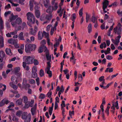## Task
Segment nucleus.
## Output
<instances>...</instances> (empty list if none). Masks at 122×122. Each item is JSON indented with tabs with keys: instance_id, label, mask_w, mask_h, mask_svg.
<instances>
[{
	"instance_id": "obj_1",
	"label": "nucleus",
	"mask_w": 122,
	"mask_h": 122,
	"mask_svg": "<svg viewBox=\"0 0 122 122\" xmlns=\"http://www.w3.org/2000/svg\"><path fill=\"white\" fill-rule=\"evenodd\" d=\"M36 48L35 44H29L26 45L25 46V51L27 53H30L31 51H33Z\"/></svg>"
},
{
	"instance_id": "obj_2",
	"label": "nucleus",
	"mask_w": 122,
	"mask_h": 122,
	"mask_svg": "<svg viewBox=\"0 0 122 122\" xmlns=\"http://www.w3.org/2000/svg\"><path fill=\"white\" fill-rule=\"evenodd\" d=\"M35 57L33 56H25L23 57V61H26L28 64H31L33 63Z\"/></svg>"
},
{
	"instance_id": "obj_3",
	"label": "nucleus",
	"mask_w": 122,
	"mask_h": 122,
	"mask_svg": "<svg viewBox=\"0 0 122 122\" xmlns=\"http://www.w3.org/2000/svg\"><path fill=\"white\" fill-rule=\"evenodd\" d=\"M103 3L102 9L104 13H106L109 10V9L107 8L109 5V1L107 0H104Z\"/></svg>"
},
{
	"instance_id": "obj_4",
	"label": "nucleus",
	"mask_w": 122,
	"mask_h": 122,
	"mask_svg": "<svg viewBox=\"0 0 122 122\" xmlns=\"http://www.w3.org/2000/svg\"><path fill=\"white\" fill-rule=\"evenodd\" d=\"M22 118L24 120L25 122H30L31 119V117L30 114L27 115L23 114L22 116Z\"/></svg>"
},
{
	"instance_id": "obj_5",
	"label": "nucleus",
	"mask_w": 122,
	"mask_h": 122,
	"mask_svg": "<svg viewBox=\"0 0 122 122\" xmlns=\"http://www.w3.org/2000/svg\"><path fill=\"white\" fill-rule=\"evenodd\" d=\"M47 66L45 69V71H46L47 73L49 75V76L51 77L52 76L51 71H50V68L51 67V64L50 62H47Z\"/></svg>"
},
{
	"instance_id": "obj_6",
	"label": "nucleus",
	"mask_w": 122,
	"mask_h": 122,
	"mask_svg": "<svg viewBox=\"0 0 122 122\" xmlns=\"http://www.w3.org/2000/svg\"><path fill=\"white\" fill-rule=\"evenodd\" d=\"M115 107L117 109H118L119 108L118 102L117 101L113 103L112 104V106L111 108V111L112 112L114 113L115 112Z\"/></svg>"
},
{
	"instance_id": "obj_7",
	"label": "nucleus",
	"mask_w": 122,
	"mask_h": 122,
	"mask_svg": "<svg viewBox=\"0 0 122 122\" xmlns=\"http://www.w3.org/2000/svg\"><path fill=\"white\" fill-rule=\"evenodd\" d=\"M121 37L120 35H119L115 38V40L112 39L111 41L114 45H117L120 42V39Z\"/></svg>"
},
{
	"instance_id": "obj_8",
	"label": "nucleus",
	"mask_w": 122,
	"mask_h": 122,
	"mask_svg": "<svg viewBox=\"0 0 122 122\" xmlns=\"http://www.w3.org/2000/svg\"><path fill=\"white\" fill-rule=\"evenodd\" d=\"M44 49V52L45 53L48 51L47 48L45 46H41L38 50V52L39 53L42 52Z\"/></svg>"
},
{
	"instance_id": "obj_9",
	"label": "nucleus",
	"mask_w": 122,
	"mask_h": 122,
	"mask_svg": "<svg viewBox=\"0 0 122 122\" xmlns=\"http://www.w3.org/2000/svg\"><path fill=\"white\" fill-rule=\"evenodd\" d=\"M27 19L30 22H32V19L34 17V15L33 14L30 12L26 14Z\"/></svg>"
},
{
	"instance_id": "obj_10",
	"label": "nucleus",
	"mask_w": 122,
	"mask_h": 122,
	"mask_svg": "<svg viewBox=\"0 0 122 122\" xmlns=\"http://www.w3.org/2000/svg\"><path fill=\"white\" fill-rule=\"evenodd\" d=\"M10 101L7 99L4 98L0 102V107L4 106L5 104H7Z\"/></svg>"
},
{
	"instance_id": "obj_11",
	"label": "nucleus",
	"mask_w": 122,
	"mask_h": 122,
	"mask_svg": "<svg viewBox=\"0 0 122 122\" xmlns=\"http://www.w3.org/2000/svg\"><path fill=\"white\" fill-rule=\"evenodd\" d=\"M117 26L115 28H114L113 30L115 34L117 33L119 35H120L121 34V33L122 31V29L120 27H119L117 29Z\"/></svg>"
},
{
	"instance_id": "obj_12",
	"label": "nucleus",
	"mask_w": 122,
	"mask_h": 122,
	"mask_svg": "<svg viewBox=\"0 0 122 122\" xmlns=\"http://www.w3.org/2000/svg\"><path fill=\"white\" fill-rule=\"evenodd\" d=\"M83 10V8H81L79 10V17L81 18V20L80 21V23L82 24L83 22L84 19L83 17L82 16L83 13L82 11Z\"/></svg>"
},
{
	"instance_id": "obj_13",
	"label": "nucleus",
	"mask_w": 122,
	"mask_h": 122,
	"mask_svg": "<svg viewBox=\"0 0 122 122\" xmlns=\"http://www.w3.org/2000/svg\"><path fill=\"white\" fill-rule=\"evenodd\" d=\"M4 22L2 18L0 19V31L2 33L3 32L2 30L4 29Z\"/></svg>"
},
{
	"instance_id": "obj_14",
	"label": "nucleus",
	"mask_w": 122,
	"mask_h": 122,
	"mask_svg": "<svg viewBox=\"0 0 122 122\" xmlns=\"http://www.w3.org/2000/svg\"><path fill=\"white\" fill-rule=\"evenodd\" d=\"M37 104H35L34 106L32 107L31 110V114L33 115H34L35 113V112L36 109Z\"/></svg>"
},
{
	"instance_id": "obj_15",
	"label": "nucleus",
	"mask_w": 122,
	"mask_h": 122,
	"mask_svg": "<svg viewBox=\"0 0 122 122\" xmlns=\"http://www.w3.org/2000/svg\"><path fill=\"white\" fill-rule=\"evenodd\" d=\"M104 76H102L100 77L98 79L99 81L100 82H102L101 83V84L102 85H104L105 83V80L104 79Z\"/></svg>"
},
{
	"instance_id": "obj_16",
	"label": "nucleus",
	"mask_w": 122,
	"mask_h": 122,
	"mask_svg": "<svg viewBox=\"0 0 122 122\" xmlns=\"http://www.w3.org/2000/svg\"><path fill=\"white\" fill-rule=\"evenodd\" d=\"M45 54L47 60L48 61L50 60L51 59V55H49V51L48 50L46 52Z\"/></svg>"
},
{
	"instance_id": "obj_17",
	"label": "nucleus",
	"mask_w": 122,
	"mask_h": 122,
	"mask_svg": "<svg viewBox=\"0 0 122 122\" xmlns=\"http://www.w3.org/2000/svg\"><path fill=\"white\" fill-rule=\"evenodd\" d=\"M43 37V35H42L41 32L40 31L39 32L38 34V39L39 40H41L42 39Z\"/></svg>"
},
{
	"instance_id": "obj_18",
	"label": "nucleus",
	"mask_w": 122,
	"mask_h": 122,
	"mask_svg": "<svg viewBox=\"0 0 122 122\" xmlns=\"http://www.w3.org/2000/svg\"><path fill=\"white\" fill-rule=\"evenodd\" d=\"M87 29L88 33H91L92 31V25L91 23H90L89 24L87 27Z\"/></svg>"
},
{
	"instance_id": "obj_19",
	"label": "nucleus",
	"mask_w": 122,
	"mask_h": 122,
	"mask_svg": "<svg viewBox=\"0 0 122 122\" xmlns=\"http://www.w3.org/2000/svg\"><path fill=\"white\" fill-rule=\"evenodd\" d=\"M13 41L12 44H13L16 47H18L19 46L17 44V42L18 41L17 40L13 39Z\"/></svg>"
},
{
	"instance_id": "obj_20",
	"label": "nucleus",
	"mask_w": 122,
	"mask_h": 122,
	"mask_svg": "<svg viewBox=\"0 0 122 122\" xmlns=\"http://www.w3.org/2000/svg\"><path fill=\"white\" fill-rule=\"evenodd\" d=\"M91 20L94 23L97 22V19L94 16H92L91 19Z\"/></svg>"
},
{
	"instance_id": "obj_21",
	"label": "nucleus",
	"mask_w": 122,
	"mask_h": 122,
	"mask_svg": "<svg viewBox=\"0 0 122 122\" xmlns=\"http://www.w3.org/2000/svg\"><path fill=\"white\" fill-rule=\"evenodd\" d=\"M52 17V14H49V15H46L45 18L46 20H50L51 19Z\"/></svg>"
},
{
	"instance_id": "obj_22",
	"label": "nucleus",
	"mask_w": 122,
	"mask_h": 122,
	"mask_svg": "<svg viewBox=\"0 0 122 122\" xmlns=\"http://www.w3.org/2000/svg\"><path fill=\"white\" fill-rule=\"evenodd\" d=\"M51 8H52V6H49L46 10V12L49 14H52L53 10L52 9H51Z\"/></svg>"
},
{
	"instance_id": "obj_23",
	"label": "nucleus",
	"mask_w": 122,
	"mask_h": 122,
	"mask_svg": "<svg viewBox=\"0 0 122 122\" xmlns=\"http://www.w3.org/2000/svg\"><path fill=\"white\" fill-rule=\"evenodd\" d=\"M10 86L15 90H16L18 88L17 86L14 84L12 82H10Z\"/></svg>"
},
{
	"instance_id": "obj_24",
	"label": "nucleus",
	"mask_w": 122,
	"mask_h": 122,
	"mask_svg": "<svg viewBox=\"0 0 122 122\" xmlns=\"http://www.w3.org/2000/svg\"><path fill=\"white\" fill-rule=\"evenodd\" d=\"M16 102L17 105H21L22 103V99H19L16 101Z\"/></svg>"
},
{
	"instance_id": "obj_25",
	"label": "nucleus",
	"mask_w": 122,
	"mask_h": 122,
	"mask_svg": "<svg viewBox=\"0 0 122 122\" xmlns=\"http://www.w3.org/2000/svg\"><path fill=\"white\" fill-rule=\"evenodd\" d=\"M17 17V15L14 16L13 15H12L10 17V21L12 22Z\"/></svg>"
},
{
	"instance_id": "obj_26",
	"label": "nucleus",
	"mask_w": 122,
	"mask_h": 122,
	"mask_svg": "<svg viewBox=\"0 0 122 122\" xmlns=\"http://www.w3.org/2000/svg\"><path fill=\"white\" fill-rule=\"evenodd\" d=\"M16 21L18 25L20 24L22 22V20L20 17L18 18L16 20Z\"/></svg>"
},
{
	"instance_id": "obj_27",
	"label": "nucleus",
	"mask_w": 122,
	"mask_h": 122,
	"mask_svg": "<svg viewBox=\"0 0 122 122\" xmlns=\"http://www.w3.org/2000/svg\"><path fill=\"white\" fill-rule=\"evenodd\" d=\"M111 84V83H109L107 84L106 86H103L104 85H102L101 84H100V86L101 88L105 89H106V88H108Z\"/></svg>"
},
{
	"instance_id": "obj_28",
	"label": "nucleus",
	"mask_w": 122,
	"mask_h": 122,
	"mask_svg": "<svg viewBox=\"0 0 122 122\" xmlns=\"http://www.w3.org/2000/svg\"><path fill=\"white\" fill-rule=\"evenodd\" d=\"M35 13L36 16L37 18H39L40 15V13L39 10H35Z\"/></svg>"
},
{
	"instance_id": "obj_29",
	"label": "nucleus",
	"mask_w": 122,
	"mask_h": 122,
	"mask_svg": "<svg viewBox=\"0 0 122 122\" xmlns=\"http://www.w3.org/2000/svg\"><path fill=\"white\" fill-rule=\"evenodd\" d=\"M44 5L47 8L49 3V0H43Z\"/></svg>"
},
{
	"instance_id": "obj_30",
	"label": "nucleus",
	"mask_w": 122,
	"mask_h": 122,
	"mask_svg": "<svg viewBox=\"0 0 122 122\" xmlns=\"http://www.w3.org/2000/svg\"><path fill=\"white\" fill-rule=\"evenodd\" d=\"M18 37L20 40H25L23 36V33L22 32H21L20 33Z\"/></svg>"
},
{
	"instance_id": "obj_31",
	"label": "nucleus",
	"mask_w": 122,
	"mask_h": 122,
	"mask_svg": "<svg viewBox=\"0 0 122 122\" xmlns=\"http://www.w3.org/2000/svg\"><path fill=\"white\" fill-rule=\"evenodd\" d=\"M22 101L24 103L28 102V99L27 96H24L22 98Z\"/></svg>"
},
{
	"instance_id": "obj_32",
	"label": "nucleus",
	"mask_w": 122,
	"mask_h": 122,
	"mask_svg": "<svg viewBox=\"0 0 122 122\" xmlns=\"http://www.w3.org/2000/svg\"><path fill=\"white\" fill-rule=\"evenodd\" d=\"M58 8V3H56L55 4L54 6H52V10H56Z\"/></svg>"
},
{
	"instance_id": "obj_33",
	"label": "nucleus",
	"mask_w": 122,
	"mask_h": 122,
	"mask_svg": "<svg viewBox=\"0 0 122 122\" xmlns=\"http://www.w3.org/2000/svg\"><path fill=\"white\" fill-rule=\"evenodd\" d=\"M5 51L6 54L8 55H11L12 54L11 50L10 48H6L5 50Z\"/></svg>"
},
{
	"instance_id": "obj_34",
	"label": "nucleus",
	"mask_w": 122,
	"mask_h": 122,
	"mask_svg": "<svg viewBox=\"0 0 122 122\" xmlns=\"http://www.w3.org/2000/svg\"><path fill=\"white\" fill-rule=\"evenodd\" d=\"M33 1H30V9L31 11H32L33 10Z\"/></svg>"
},
{
	"instance_id": "obj_35",
	"label": "nucleus",
	"mask_w": 122,
	"mask_h": 122,
	"mask_svg": "<svg viewBox=\"0 0 122 122\" xmlns=\"http://www.w3.org/2000/svg\"><path fill=\"white\" fill-rule=\"evenodd\" d=\"M113 68H107L105 71V72H107L109 71V72H112L113 71Z\"/></svg>"
},
{
	"instance_id": "obj_36",
	"label": "nucleus",
	"mask_w": 122,
	"mask_h": 122,
	"mask_svg": "<svg viewBox=\"0 0 122 122\" xmlns=\"http://www.w3.org/2000/svg\"><path fill=\"white\" fill-rule=\"evenodd\" d=\"M5 56V54L2 51H0V57L2 58H4Z\"/></svg>"
},
{
	"instance_id": "obj_37",
	"label": "nucleus",
	"mask_w": 122,
	"mask_h": 122,
	"mask_svg": "<svg viewBox=\"0 0 122 122\" xmlns=\"http://www.w3.org/2000/svg\"><path fill=\"white\" fill-rule=\"evenodd\" d=\"M37 76V75L36 72H32V78H36Z\"/></svg>"
},
{
	"instance_id": "obj_38",
	"label": "nucleus",
	"mask_w": 122,
	"mask_h": 122,
	"mask_svg": "<svg viewBox=\"0 0 122 122\" xmlns=\"http://www.w3.org/2000/svg\"><path fill=\"white\" fill-rule=\"evenodd\" d=\"M106 45L105 42H104L102 43L100 46V48L102 49L103 47L106 48Z\"/></svg>"
},
{
	"instance_id": "obj_39",
	"label": "nucleus",
	"mask_w": 122,
	"mask_h": 122,
	"mask_svg": "<svg viewBox=\"0 0 122 122\" xmlns=\"http://www.w3.org/2000/svg\"><path fill=\"white\" fill-rule=\"evenodd\" d=\"M86 22H88L89 20L90 15H89L87 13H86Z\"/></svg>"
},
{
	"instance_id": "obj_40",
	"label": "nucleus",
	"mask_w": 122,
	"mask_h": 122,
	"mask_svg": "<svg viewBox=\"0 0 122 122\" xmlns=\"http://www.w3.org/2000/svg\"><path fill=\"white\" fill-rule=\"evenodd\" d=\"M22 113V112L20 111L17 112L16 113V115L19 117H20Z\"/></svg>"
},
{
	"instance_id": "obj_41",
	"label": "nucleus",
	"mask_w": 122,
	"mask_h": 122,
	"mask_svg": "<svg viewBox=\"0 0 122 122\" xmlns=\"http://www.w3.org/2000/svg\"><path fill=\"white\" fill-rule=\"evenodd\" d=\"M63 4V2H61V3H60V4L59 5L60 9L58 10L57 11V13H59L61 11V6Z\"/></svg>"
},
{
	"instance_id": "obj_42",
	"label": "nucleus",
	"mask_w": 122,
	"mask_h": 122,
	"mask_svg": "<svg viewBox=\"0 0 122 122\" xmlns=\"http://www.w3.org/2000/svg\"><path fill=\"white\" fill-rule=\"evenodd\" d=\"M56 29L55 28L53 27H52L51 28V35H52L54 32V31L56 30Z\"/></svg>"
},
{
	"instance_id": "obj_43",
	"label": "nucleus",
	"mask_w": 122,
	"mask_h": 122,
	"mask_svg": "<svg viewBox=\"0 0 122 122\" xmlns=\"http://www.w3.org/2000/svg\"><path fill=\"white\" fill-rule=\"evenodd\" d=\"M42 34L43 35V36H45L46 38H48L49 36L48 33H46L45 31H43V33H42Z\"/></svg>"
},
{
	"instance_id": "obj_44",
	"label": "nucleus",
	"mask_w": 122,
	"mask_h": 122,
	"mask_svg": "<svg viewBox=\"0 0 122 122\" xmlns=\"http://www.w3.org/2000/svg\"><path fill=\"white\" fill-rule=\"evenodd\" d=\"M31 30L30 31L31 34L34 35H35L36 32V31H34V30H33V29L32 28H31Z\"/></svg>"
},
{
	"instance_id": "obj_45",
	"label": "nucleus",
	"mask_w": 122,
	"mask_h": 122,
	"mask_svg": "<svg viewBox=\"0 0 122 122\" xmlns=\"http://www.w3.org/2000/svg\"><path fill=\"white\" fill-rule=\"evenodd\" d=\"M25 107V108H28L29 107V102L28 101L27 102L24 103Z\"/></svg>"
},
{
	"instance_id": "obj_46",
	"label": "nucleus",
	"mask_w": 122,
	"mask_h": 122,
	"mask_svg": "<svg viewBox=\"0 0 122 122\" xmlns=\"http://www.w3.org/2000/svg\"><path fill=\"white\" fill-rule=\"evenodd\" d=\"M29 82L30 84L35 83L36 82L34 80L30 79L29 80Z\"/></svg>"
},
{
	"instance_id": "obj_47",
	"label": "nucleus",
	"mask_w": 122,
	"mask_h": 122,
	"mask_svg": "<svg viewBox=\"0 0 122 122\" xmlns=\"http://www.w3.org/2000/svg\"><path fill=\"white\" fill-rule=\"evenodd\" d=\"M46 44V41L44 40L41 41L40 43L41 46H45V45Z\"/></svg>"
},
{
	"instance_id": "obj_48",
	"label": "nucleus",
	"mask_w": 122,
	"mask_h": 122,
	"mask_svg": "<svg viewBox=\"0 0 122 122\" xmlns=\"http://www.w3.org/2000/svg\"><path fill=\"white\" fill-rule=\"evenodd\" d=\"M20 69L19 67H16L15 70V73H17L19 71Z\"/></svg>"
},
{
	"instance_id": "obj_49",
	"label": "nucleus",
	"mask_w": 122,
	"mask_h": 122,
	"mask_svg": "<svg viewBox=\"0 0 122 122\" xmlns=\"http://www.w3.org/2000/svg\"><path fill=\"white\" fill-rule=\"evenodd\" d=\"M11 24L12 25V26L13 27H16L17 26V24L16 21L14 22H11Z\"/></svg>"
},
{
	"instance_id": "obj_50",
	"label": "nucleus",
	"mask_w": 122,
	"mask_h": 122,
	"mask_svg": "<svg viewBox=\"0 0 122 122\" xmlns=\"http://www.w3.org/2000/svg\"><path fill=\"white\" fill-rule=\"evenodd\" d=\"M40 76L41 77L43 76L44 75V72L42 69H41L40 71Z\"/></svg>"
},
{
	"instance_id": "obj_51",
	"label": "nucleus",
	"mask_w": 122,
	"mask_h": 122,
	"mask_svg": "<svg viewBox=\"0 0 122 122\" xmlns=\"http://www.w3.org/2000/svg\"><path fill=\"white\" fill-rule=\"evenodd\" d=\"M33 61L34 62H33V63H34V64L35 65H37L38 64L39 62L37 60L34 59Z\"/></svg>"
},
{
	"instance_id": "obj_52",
	"label": "nucleus",
	"mask_w": 122,
	"mask_h": 122,
	"mask_svg": "<svg viewBox=\"0 0 122 122\" xmlns=\"http://www.w3.org/2000/svg\"><path fill=\"white\" fill-rule=\"evenodd\" d=\"M109 108L110 107H109L108 106L107 107L105 111V113L107 114L108 116L109 114Z\"/></svg>"
},
{
	"instance_id": "obj_53",
	"label": "nucleus",
	"mask_w": 122,
	"mask_h": 122,
	"mask_svg": "<svg viewBox=\"0 0 122 122\" xmlns=\"http://www.w3.org/2000/svg\"><path fill=\"white\" fill-rule=\"evenodd\" d=\"M3 86L4 87V88L3 89V91H4L6 89V86L5 85H3L1 83H0V88L1 87Z\"/></svg>"
},
{
	"instance_id": "obj_54",
	"label": "nucleus",
	"mask_w": 122,
	"mask_h": 122,
	"mask_svg": "<svg viewBox=\"0 0 122 122\" xmlns=\"http://www.w3.org/2000/svg\"><path fill=\"white\" fill-rule=\"evenodd\" d=\"M52 94V92L50 90L49 91L48 93L47 94V95L48 96V97L51 98V96Z\"/></svg>"
},
{
	"instance_id": "obj_55",
	"label": "nucleus",
	"mask_w": 122,
	"mask_h": 122,
	"mask_svg": "<svg viewBox=\"0 0 122 122\" xmlns=\"http://www.w3.org/2000/svg\"><path fill=\"white\" fill-rule=\"evenodd\" d=\"M34 100H32L31 101V102H29V107H32L33 106V104L34 103Z\"/></svg>"
},
{
	"instance_id": "obj_56",
	"label": "nucleus",
	"mask_w": 122,
	"mask_h": 122,
	"mask_svg": "<svg viewBox=\"0 0 122 122\" xmlns=\"http://www.w3.org/2000/svg\"><path fill=\"white\" fill-rule=\"evenodd\" d=\"M45 97V95L42 93H41L39 96V98L41 99H43Z\"/></svg>"
},
{
	"instance_id": "obj_57",
	"label": "nucleus",
	"mask_w": 122,
	"mask_h": 122,
	"mask_svg": "<svg viewBox=\"0 0 122 122\" xmlns=\"http://www.w3.org/2000/svg\"><path fill=\"white\" fill-rule=\"evenodd\" d=\"M14 104L12 102H11L10 103L9 106L8 107V108L9 109H10L12 107H14Z\"/></svg>"
},
{
	"instance_id": "obj_58",
	"label": "nucleus",
	"mask_w": 122,
	"mask_h": 122,
	"mask_svg": "<svg viewBox=\"0 0 122 122\" xmlns=\"http://www.w3.org/2000/svg\"><path fill=\"white\" fill-rule=\"evenodd\" d=\"M37 69L36 67L34 66L32 68V72H36L37 71Z\"/></svg>"
},
{
	"instance_id": "obj_59",
	"label": "nucleus",
	"mask_w": 122,
	"mask_h": 122,
	"mask_svg": "<svg viewBox=\"0 0 122 122\" xmlns=\"http://www.w3.org/2000/svg\"><path fill=\"white\" fill-rule=\"evenodd\" d=\"M18 120V118L15 116L13 117L12 118V120L14 121H17Z\"/></svg>"
},
{
	"instance_id": "obj_60",
	"label": "nucleus",
	"mask_w": 122,
	"mask_h": 122,
	"mask_svg": "<svg viewBox=\"0 0 122 122\" xmlns=\"http://www.w3.org/2000/svg\"><path fill=\"white\" fill-rule=\"evenodd\" d=\"M11 8L10 5V4H8L7 5L5 6V8L6 10H8Z\"/></svg>"
},
{
	"instance_id": "obj_61",
	"label": "nucleus",
	"mask_w": 122,
	"mask_h": 122,
	"mask_svg": "<svg viewBox=\"0 0 122 122\" xmlns=\"http://www.w3.org/2000/svg\"><path fill=\"white\" fill-rule=\"evenodd\" d=\"M52 25H48L46 27V30L48 31H49L50 29V28L51 27Z\"/></svg>"
},
{
	"instance_id": "obj_62",
	"label": "nucleus",
	"mask_w": 122,
	"mask_h": 122,
	"mask_svg": "<svg viewBox=\"0 0 122 122\" xmlns=\"http://www.w3.org/2000/svg\"><path fill=\"white\" fill-rule=\"evenodd\" d=\"M106 58L108 60H110L112 59H113V57L112 56L108 55L106 56Z\"/></svg>"
},
{
	"instance_id": "obj_63",
	"label": "nucleus",
	"mask_w": 122,
	"mask_h": 122,
	"mask_svg": "<svg viewBox=\"0 0 122 122\" xmlns=\"http://www.w3.org/2000/svg\"><path fill=\"white\" fill-rule=\"evenodd\" d=\"M62 104H61V107H66V105L65 103V101H62Z\"/></svg>"
},
{
	"instance_id": "obj_64",
	"label": "nucleus",
	"mask_w": 122,
	"mask_h": 122,
	"mask_svg": "<svg viewBox=\"0 0 122 122\" xmlns=\"http://www.w3.org/2000/svg\"><path fill=\"white\" fill-rule=\"evenodd\" d=\"M78 78L79 79V81H81L82 80V75L81 74H79Z\"/></svg>"
}]
</instances>
